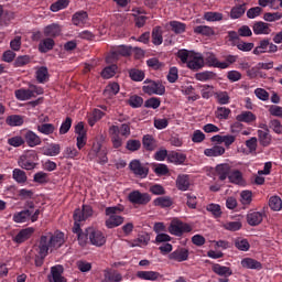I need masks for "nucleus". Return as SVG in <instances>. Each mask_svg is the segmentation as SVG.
<instances>
[{"label":"nucleus","instance_id":"obj_1","mask_svg":"<svg viewBox=\"0 0 282 282\" xmlns=\"http://www.w3.org/2000/svg\"><path fill=\"white\" fill-rule=\"evenodd\" d=\"M63 243H65V234L61 231L41 236L37 245L39 256L35 257L36 268H41V265H43V261H45V257H47L50 252L58 250Z\"/></svg>","mask_w":282,"mask_h":282},{"label":"nucleus","instance_id":"obj_2","mask_svg":"<svg viewBox=\"0 0 282 282\" xmlns=\"http://www.w3.org/2000/svg\"><path fill=\"white\" fill-rule=\"evenodd\" d=\"M122 210L123 209L118 206L106 208L105 213L108 217L105 221L106 228H118V226L124 224V217L118 215L119 213H122Z\"/></svg>","mask_w":282,"mask_h":282},{"label":"nucleus","instance_id":"obj_3","mask_svg":"<svg viewBox=\"0 0 282 282\" xmlns=\"http://www.w3.org/2000/svg\"><path fill=\"white\" fill-rule=\"evenodd\" d=\"M143 94L148 96H164L166 94V87L162 85L160 80L145 79L142 86Z\"/></svg>","mask_w":282,"mask_h":282},{"label":"nucleus","instance_id":"obj_4","mask_svg":"<svg viewBox=\"0 0 282 282\" xmlns=\"http://www.w3.org/2000/svg\"><path fill=\"white\" fill-rule=\"evenodd\" d=\"M36 162H39V154L35 150L25 151L18 160L19 166L25 169V171H32L36 167Z\"/></svg>","mask_w":282,"mask_h":282},{"label":"nucleus","instance_id":"obj_5","mask_svg":"<svg viewBox=\"0 0 282 282\" xmlns=\"http://www.w3.org/2000/svg\"><path fill=\"white\" fill-rule=\"evenodd\" d=\"M86 232L88 235V239L91 243V246H96L97 248H101V246H105L107 243V237H105V234L94 227H89L86 229Z\"/></svg>","mask_w":282,"mask_h":282},{"label":"nucleus","instance_id":"obj_6","mask_svg":"<svg viewBox=\"0 0 282 282\" xmlns=\"http://www.w3.org/2000/svg\"><path fill=\"white\" fill-rule=\"evenodd\" d=\"M191 230H193V227H191V225L183 223L178 219L172 220L169 227V232L171 235H174L175 237H182L184 232H191Z\"/></svg>","mask_w":282,"mask_h":282},{"label":"nucleus","instance_id":"obj_7","mask_svg":"<svg viewBox=\"0 0 282 282\" xmlns=\"http://www.w3.org/2000/svg\"><path fill=\"white\" fill-rule=\"evenodd\" d=\"M275 52H279V46H276L274 43H271L270 40L263 39L258 43V47L253 50V54L256 56H259L260 54H274Z\"/></svg>","mask_w":282,"mask_h":282},{"label":"nucleus","instance_id":"obj_8","mask_svg":"<svg viewBox=\"0 0 282 282\" xmlns=\"http://www.w3.org/2000/svg\"><path fill=\"white\" fill-rule=\"evenodd\" d=\"M216 174L218 177H242L241 171L232 170L230 164L221 163L216 166Z\"/></svg>","mask_w":282,"mask_h":282},{"label":"nucleus","instance_id":"obj_9","mask_svg":"<svg viewBox=\"0 0 282 282\" xmlns=\"http://www.w3.org/2000/svg\"><path fill=\"white\" fill-rule=\"evenodd\" d=\"M96 158L98 164H107V152L100 148V143L94 144L91 151L89 152V159Z\"/></svg>","mask_w":282,"mask_h":282},{"label":"nucleus","instance_id":"obj_10","mask_svg":"<svg viewBox=\"0 0 282 282\" xmlns=\"http://www.w3.org/2000/svg\"><path fill=\"white\" fill-rule=\"evenodd\" d=\"M23 139H24V144L26 143L28 147H30L31 149H34V147H39L42 144V140L41 137H39V134H36V132L32 131V130H26L23 133Z\"/></svg>","mask_w":282,"mask_h":282},{"label":"nucleus","instance_id":"obj_11","mask_svg":"<svg viewBox=\"0 0 282 282\" xmlns=\"http://www.w3.org/2000/svg\"><path fill=\"white\" fill-rule=\"evenodd\" d=\"M94 215V209L89 205H84L83 209H75L74 212V221H85L88 217Z\"/></svg>","mask_w":282,"mask_h":282},{"label":"nucleus","instance_id":"obj_12","mask_svg":"<svg viewBox=\"0 0 282 282\" xmlns=\"http://www.w3.org/2000/svg\"><path fill=\"white\" fill-rule=\"evenodd\" d=\"M187 67L193 72H199V69L204 67V56H202L199 53H194V55H192L187 62Z\"/></svg>","mask_w":282,"mask_h":282},{"label":"nucleus","instance_id":"obj_13","mask_svg":"<svg viewBox=\"0 0 282 282\" xmlns=\"http://www.w3.org/2000/svg\"><path fill=\"white\" fill-rule=\"evenodd\" d=\"M204 63H206L209 67H217L218 69H228V64L219 62V59H217V56H215V54L213 53L206 54Z\"/></svg>","mask_w":282,"mask_h":282},{"label":"nucleus","instance_id":"obj_14","mask_svg":"<svg viewBox=\"0 0 282 282\" xmlns=\"http://www.w3.org/2000/svg\"><path fill=\"white\" fill-rule=\"evenodd\" d=\"M87 19H89V14L86 11H77L72 17V23L76 28H85Z\"/></svg>","mask_w":282,"mask_h":282},{"label":"nucleus","instance_id":"obj_15","mask_svg":"<svg viewBox=\"0 0 282 282\" xmlns=\"http://www.w3.org/2000/svg\"><path fill=\"white\" fill-rule=\"evenodd\" d=\"M34 235V228L28 227L22 230H20L15 237L13 238L14 243H24V241H28L30 237Z\"/></svg>","mask_w":282,"mask_h":282},{"label":"nucleus","instance_id":"obj_16","mask_svg":"<svg viewBox=\"0 0 282 282\" xmlns=\"http://www.w3.org/2000/svg\"><path fill=\"white\" fill-rule=\"evenodd\" d=\"M135 276L141 281H158L159 279H162V274L156 271H138Z\"/></svg>","mask_w":282,"mask_h":282},{"label":"nucleus","instance_id":"obj_17","mask_svg":"<svg viewBox=\"0 0 282 282\" xmlns=\"http://www.w3.org/2000/svg\"><path fill=\"white\" fill-rule=\"evenodd\" d=\"M167 162L180 166L186 162V154L182 152L170 151L167 155Z\"/></svg>","mask_w":282,"mask_h":282},{"label":"nucleus","instance_id":"obj_18","mask_svg":"<svg viewBox=\"0 0 282 282\" xmlns=\"http://www.w3.org/2000/svg\"><path fill=\"white\" fill-rule=\"evenodd\" d=\"M241 267L246 270H263V264L256 259L245 258L241 260Z\"/></svg>","mask_w":282,"mask_h":282},{"label":"nucleus","instance_id":"obj_19","mask_svg":"<svg viewBox=\"0 0 282 282\" xmlns=\"http://www.w3.org/2000/svg\"><path fill=\"white\" fill-rule=\"evenodd\" d=\"M169 259L172 261H178V263H182V261H187L188 260V251L187 249L181 248L172 253H170Z\"/></svg>","mask_w":282,"mask_h":282},{"label":"nucleus","instance_id":"obj_20","mask_svg":"<svg viewBox=\"0 0 282 282\" xmlns=\"http://www.w3.org/2000/svg\"><path fill=\"white\" fill-rule=\"evenodd\" d=\"M25 122V117L21 115H10L6 119V124L8 127H23Z\"/></svg>","mask_w":282,"mask_h":282},{"label":"nucleus","instance_id":"obj_21","mask_svg":"<svg viewBox=\"0 0 282 282\" xmlns=\"http://www.w3.org/2000/svg\"><path fill=\"white\" fill-rule=\"evenodd\" d=\"M263 221V213L261 212H249L247 214V223L249 226H259Z\"/></svg>","mask_w":282,"mask_h":282},{"label":"nucleus","instance_id":"obj_22","mask_svg":"<svg viewBox=\"0 0 282 282\" xmlns=\"http://www.w3.org/2000/svg\"><path fill=\"white\" fill-rule=\"evenodd\" d=\"M62 29L58 24L53 23L48 24L44 28V35L48 39H56V36H61Z\"/></svg>","mask_w":282,"mask_h":282},{"label":"nucleus","instance_id":"obj_23","mask_svg":"<svg viewBox=\"0 0 282 282\" xmlns=\"http://www.w3.org/2000/svg\"><path fill=\"white\" fill-rule=\"evenodd\" d=\"M54 45H56V42H54V39L45 37L39 44V52H41V54H47V52H51V50H54Z\"/></svg>","mask_w":282,"mask_h":282},{"label":"nucleus","instance_id":"obj_24","mask_svg":"<svg viewBox=\"0 0 282 282\" xmlns=\"http://www.w3.org/2000/svg\"><path fill=\"white\" fill-rule=\"evenodd\" d=\"M212 270L218 276H232V269L226 265H221L219 263L213 264Z\"/></svg>","mask_w":282,"mask_h":282},{"label":"nucleus","instance_id":"obj_25","mask_svg":"<svg viewBox=\"0 0 282 282\" xmlns=\"http://www.w3.org/2000/svg\"><path fill=\"white\" fill-rule=\"evenodd\" d=\"M224 153H226V148H224L221 145H214L213 148L204 150V154L207 158H219V156L224 155Z\"/></svg>","mask_w":282,"mask_h":282},{"label":"nucleus","instance_id":"obj_26","mask_svg":"<svg viewBox=\"0 0 282 282\" xmlns=\"http://www.w3.org/2000/svg\"><path fill=\"white\" fill-rule=\"evenodd\" d=\"M31 216H32V210L24 209L13 215V221H15V224H25V221H30Z\"/></svg>","mask_w":282,"mask_h":282},{"label":"nucleus","instance_id":"obj_27","mask_svg":"<svg viewBox=\"0 0 282 282\" xmlns=\"http://www.w3.org/2000/svg\"><path fill=\"white\" fill-rule=\"evenodd\" d=\"M236 120L238 122H246V124H250L252 122H257V115H253L252 111H242L236 117Z\"/></svg>","mask_w":282,"mask_h":282},{"label":"nucleus","instance_id":"obj_28","mask_svg":"<svg viewBox=\"0 0 282 282\" xmlns=\"http://www.w3.org/2000/svg\"><path fill=\"white\" fill-rule=\"evenodd\" d=\"M120 91V85L118 83H110L106 86L104 90V96L106 98H113Z\"/></svg>","mask_w":282,"mask_h":282},{"label":"nucleus","instance_id":"obj_29","mask_svg":"<svg viewBox=\"0 0 282 282\" xmlns=\"http://www.w3.org/2000/svg\"><path fill=\"white\" fill-rule=\"evenodd\" d=\"M258 138L262 147H270V142H272L270 130H258Z\"/></svg>","mask_w":282,"mask_h":282},{"label":"nucleus","instance_id":"obj_30","mask_svg":"<svg viewBox=\"0 0 282 282\" xmlns=\"http://www.w3.org/2000/svg\"><path fill=\"white\" fill-rule=\"evenodd\" d=\"M253 34H269L271 32L270 24L265 22H256L252 26Z\"/></svg>","mask_w":282,"mask_h":282},{"label":"nucleus","instance_id":"obj_31","mask_svg":"<svg viewBox=\"0 0 282 282\" xmlns=\"http://www.w3.org/2000/svg\"><path fill=\"white\" fill-rule=\"evenodd\" d=\"M144 166V163H142L140 160L134 159L129 163V169L133 173V175H138L139 177H142V167Z\"/></svg>","mask_w":282,"mask_h":282},{"label":"nucleus","instance_id":"obj_32","mask_svg":"<svg viewBox=\"0 0 282 282\" xmlns=\"http://www.w3.org/2000/svg\"><path fill=\"white\" fill-rule=\"evenodd\" d=\"M51 274L54 282H66L63 276V265H55L51 268Z\"/></svg>","mask_w":282,"mask_h":282},{"label":"nucleus","instance_id":"obj_33","mask_svg":"<svg viewBox=\"0 0 282 282\" xmlns=\"http://www.w3.org/2000/svg\"><path fill=\"white\" fill-rule=\"evenodd\" d=\"M142 144H143V149H145V151H155V139L153 138V135L151 134H145L142 138Z\"/></svg>","mask_w":282,"mask_h":282},{"label":"nucleus","instance_id":"obj_34","mask_svg":"<svg viewBox=\"0 0 282 282\" xmlns=\"http://www.w3.org/2000/svg\"><path fill=\"white\" fill-rule=\"evenodd\" d=\"M117 72H118V65L112 64V65L106 66L101 70V77H104L106 80H109V78H113V76H116Z\"/></svg>","mask_w":282,"mask_h":282},{"label":"nucleus","instance_id":"obj_35","mask_svg":"<svg viewBox=\"0 0 282 282\" xmlns=\"http://www.w3.org/2000/svg\"><path fill=\"white\" fill-rule=\"evenodd\" d=\"M37 131L43 135H52L56 131V126L54 123H41L37 126Z\"/></svg>","mask_w":282,"mask_h":282},{"label":"nucleus","instance_id":"obj_36","mask_svg":"<svg viewBox=\"0 0 282 282\" xmlns=\"http://www.w3.org/2000/svg\"><path fill=\"white\" fill-rule=\"evenodd\" d=\"M154 206H160L161 208H171L173 206V198L170 196H161L154 199Z\"/></svg>","mask_w":282,"mask_h":282},{"label":"nucleus","instance_id":"obj_37","mask_svg":"<svg viewBox=\"0 0 282 282\" xmlns=\"http://www.w3.org/2000/svg\"><path fill=\"white\" fill-rule=\"evenodd\" d=\"M195 34H202V36H214L215 30L208 25H198L194 29Z\"/></svg>","mask_w":282,"mask_h":282},{"label":"nucleus","instance_id":"obj_38","mask_svg":"<svg viewBox=\"0 0 282 282\" xmlns=\"http://www.w3.org/2000/svg\"><path fill=\"white\" fill-rule=\"evenodd\" d=\"M61 153V144L51 143L48 147L44 148V155H48L51 158H55Z\"/></svg>","mask_w":282,"mask_h":282},{"label":"nucleus","instance_id":"obj_39","mask_svg":"<svg viewBox=\"0 0 282 282\" xmlns=\"http://www.w3.org/2000/svg\"><path fill=\"white\" fill-rule=\"evenodd\" d=\"M164 37H162V26H155L152 30V43L154 45H162Z\"/></svg>","mask_w":282,"mask_h":282},{"label":"nucleus","instance_id":"obj_40","mask_svg":"<svg viewBox=\"0 0 282 282\" xmlns=\"http://www.w3.org/2000/svg\"><path fill=\"white\" fill-rule=\"evenodd\" d=\"M47 78H50V70L47 69V67L45 66H41L37 70H36V80L37 83H47Z\"/></svg>","mask_w":282,"mask_h":282},{"label":"nucleus","instance_id":"obj_41","mask_svg":"<svg viewBox=\"0 0 282 282\" xmlns=\"http://www.w3.org/2000/svg\"><path fill=\"white\" fill-rule=\"evenodd\" d=\"M130 204L134 206H142V193L140 191H133L128 195Z\"/></svg>","mask_w":282,"mask_h":282},{"label":"nucleus","instance_id":"obj_42","mask_svg":"<svg viewBox=\"0 0 282 282\" xmlns=\"http://www.w3.org/2000/svg\"><path fill=\"white\" fill-rule=\"evenodd\" d=\"M235 247L241 252H248L250 250V242L246 238H237L235 240Z\"/></svg>","mask_w":282,"mask_h":282},{"label":"nucleus","instance_id":"obj_43","mask_svg":"<svg viewBox=\"0 0 282 282\" xmlns=\"http://www.w3.org/2000/svg\"><path fill=\"white\" fill-rule=\"evenodd\" d=\"M9 147H14V149H19V147H23L25 144V139L22 135H14L7 140Z\"/></svg>","mask_w":282,"mask_h":282},{"label":"nucleus","instance_id":"obj_44","mask_svg":"<svg viewBox=\"0 0 282 282\" xmlns=\"http://www.w3.org/2000/svg\"><path fill=\"white\" fill-rule=\"evenodd\" d=\"M243 14H246V4L236 6L230 11L231 19H241Z\"/></svg>","mask_w":282,"mask_h":282},{"label":"nucleus","instance_id":"obj_45","mask_svg":"<svg viewBox=\"0 0 282 282\" xmlns=\"http://www.w3.org/2000/svg\"><path fill=\"white\" fill-rule=\"evenodd\" d=\"M214 96L218 105H230V95H228V91H218Z\"/></svg>","mask_w":282,"mask_h":282},{"label":"nucleus","instance_id":"obj_46","mask_svg":"<svg viewBox=\"0 0 282 282\" xmlns=\"http://www.w3.org/2000/svg\"><path fill=\"white\" fill-rule=\"evenodd\" d=\"M170 26L175 34H184L186 32V24L180 21H171Z\"/></svg>","mask_w":282,"mask_h":282},{"label":"nucleus","instance_id":"obj_47","mask_svg":"<svg viewBox=\"0 0 282 282\" xmlns=\"http://www.w3.org/2000/svg\"><path fill=\"white\" fill-rule=\"evenodd\" d=\"M203 19H205V21H209V22L223 21L224 14L220 12L208 11V12L204 13Z\"/></svg>","mask_w":282,"mask_h":282},{"label":"nucleus","instance_id":"obj_48","mask_svg":"<svg viewBox=\"0 0 282 282\" xmlns=\"http://www.w3.org/2000/svg\"><path fill=\"white\" fill-rule=\"evenodd\" d=\"M15 98L17 100H30L32 98V91H30V88H20L15 90Z\"/></svg>","mask_w":282,"mask_h":282},{"label":"nucleus","instance_id":"obj_49","mask_svg":"<svg viewBox=\"0 0 282 282\" xmlns=\"http://www.w3.org/2000/svg\"><path fill=\"white\" fill-rule=\"evenodd\" d=\"M200 87L202 98H204L205 100H208L209 98H213V96H215V87L206 84Z\"/></svg>","mask_w":282,"mask_h":282},{"label":"nucleus","instance_id":"obj_50","mask_svg":"<svg viewBox=\"0 0 282 282\" xmlns=\"http://www.w3.org/2000/svg\"><path fill=\"white\" fill-rule=\"evenodd\" d=\"M129 76L131 80H134V83H142V80H144V72L138 68L130 69Z\"/></svg>","mask_w":282,"mask_h":282},{"label":"nucleus","instance_id":"obj_51","mask_svg":"<svg viewBox=\"0 0 282 282\" xmlns=\"http://www.w3.org/2000/svg\"><path fill=\"white\" fill-rule=\"evenodd\" d=\"M194 54V52L183 48L177 52V58H180L182 63H185L187 65Z\"/></svg>","mask_w":282,"mask_h":282},{"label":"nucleus","instance_id":"obj_52","mask_svg":"<svg viewBox=\"0 0 282 282\" xmlns=\"http://www.w3.org/2000/svg\"><path fill=\"white\" fill-rule=\"evenodd\" d=\"M141 148L142 142H140L138 139H130L127 141L126 149L132 153H134V151H140Z\"/></svg>","mask_w":282,"mask_h":282},{"label":"nucleus","instance_id":"obj_53","mask_svg":"<svg viewBox=\"0 0 282 282\" xmlns=\"http://www.w3.org/2000/svg\"><path fill=\"white\" fill-rule=\"evenodd\" d=\"M269 207L271 210L279 212L282 209V200L279 196H271L269 199Z\"/></svg>","mask_w":282,"mask_h":282},{"label":"nucleus","instance_id":"obj_54","mask_svg":"<svg viewBox=\"0 0 282 282\" xmlns=\"http://www.w3.org/2000/svg\"><path fill=\"white\" fill-rule=\"evenodd\" d=\"M230 113H232L230 108L218 107L216 110V118H218V120H228Z\"/></svg>","mask_w":282,"mask_h":282},{"label":"nucleus","instance_id":"obj_55","mask_svg":"<svg viewBox=\"0 0 282 282\" xmlns=\"http://www.w3.org/2000/svg\"><path fill=\"white\" fill-rule=\"evenodd\" d=\"M69 6V0H57L55 3L51 4L52 12H58L59 10H65Z\"/></svg>","mask_w":282,"mask_h":282},{"label":"nucleus","instance_id":"obj_56","mask_svg":"<svg viewBox=\"0 0 282 282\" xmlns=\"http://www.w3.org/2000/svg\"><path fill=\"white\" fill-rule=\"evenodd\" d=\"M144 104V99L138 95H133L129 99V105L132 109H139Z\"/></svg>","mask_w":282,"mask_h":282},{"label":"nucleus","instance_id":"obj_57","mask_svg":"<svg viewBox=\"0 0 282 282\" xmlns=\"http://www.w3.org/2000/svg\"><path fill=\"white\" fill-rule=\"evenodd\" d=\"M240 202L243 206H250V204H252V192L242 191L240 194Z\"/></svg>","mask_w":282,"mask_h":282},{"label":"nucleus","instance_id":"obj_58","mask_svg":"<svg viewBox=\"0 0 282 282\" xmlns=\"http://www.w3.org/2000/svg\"><path fill=\"white\" fill-rule=\"evenodd\" d=\"M160 105H162V101L158 97L149 98L144 102V107H147V109H158Z\"/></svg>","mask_w":282,"mask_h":282},{"label":"nucleus","instance_id":"obj_59","mask_svg":"<svg viewBox=\"0 0 282 282\" xmlns=\"http://www.w3.org/2000/svg\"><path fill=\"white\" fill-rule=\"evenodd\" d=\"M178 191H188L191 188V181L187 177H178L176 180Z\"/></svg>","mask_w":282,"mask_h":282},{"label":"nucleus","instance_id":"obj_60","mask_svg":"<svg viewBox=\"0 0 282 282\" xmlns=\"http://www.w3.org/2000/svg\"><path fill=\"white\" fill-rule=\"evenodd\" d=\"M105 281L106 282H120L122 281V274L118 272H108L105 274Z\"/></svg>","mask_w":282,"mask_h":282},{"label":"nucleus","instance_id":"obj_61","mask_svg":"<svg viewBox=\"0 0 282 282\" xmlns=\"http://www.w3.org/2000/svg\"><path fill=\"white\" fill-rule=\"evenodd\" d=\"M269 129H272V131H274V133H278L279 135H281L282 134L281 121L279 119H272L269 122Z\"/></svg>","mask_w":282,"mask_h":282},{"label":"nucleus","instance_id":"obj_62","mask_svg":"<svg viewBox=\"0 0 282 282\" xmlns=\"http://www.w3.org/2000/svg\"><path fill=\"white\" fill-rule=\"evenodd\" d=\"M153 171L155 175L162 176V175H169V166L166 164H155L153 167Z\"/></svg>","mask_w":282,"mask_h":282},{"label":"nucleus","instance_id":"obj_63","mask_svg":"<svg viewBox=\"0 0 282 282\" xmlns=\"http://www.w3.org/2000/svg\"><path fill=\"white\" fill-rule=\"evenodd\" d=\"M30 55L18 56L14 61V67H25L30 63Z\"/></svg>","mask_w":282,"mask_h":282},{"label":"nucleus","instance_id":"obj_64","mask_svg":"<svg viewBox=\"0 0 282 282\" xmlns=\"http://www.w3.org/2000/svg\"><path fill=\"white\" fill-rule=\"evenodd\" d=\"M70 129H72V119L67 117L59 127V135H65V133H68Z\"/></svg>","mask_w":282,"mask_h":282}]
</instances>
